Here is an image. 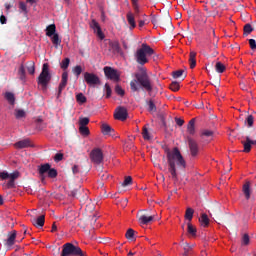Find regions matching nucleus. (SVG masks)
Returning <instances> with one entry per match:
<instances>
[{
    "label": "nucleus",
    "instance_id": "obj_1",
    "mask_svg": "<svg viewBox=\"0 0 256 256\" xmlns=\"http://www.w3.org/2000/svg\"><path fill=\"white\" fill-rule=\"evenodd\" d=\"M130 89L132 93H137L141 89L147 91L148 95L153 93V81H151L149 74H147V69L141 68L140 72L135 74V79L130 81Z\"/></svg>",
    "mask_w": 256,
    "mask_h": 256
},
{
    "label": "nucleus",
    "instance_id": "obj_2",
    "mask_svg": "<svg viewBox=\"0 0 256 256\" xmlns=\"http://www.w3.org/2000/svg\"><path fill=\"white\" fill-rule=\"evenodd\" d=\"M166 157L168 161V171L171 174L173 181H179L177 176V166L182 169L187 167V163L185 162L183 155H181V151H179V148L175 147L172 151H167Z\"/></svg>",
    "mask_w": 256,
    "mask_h": 256
},
{
    "label": "nucleus",
    "instance_id": "obj_3",
    "mask_svg": "<svg viewBox=\"0 0 256 256\" xmlns=\"http://www.w3.org/2000/svg\"><path fill=\"white\" fill-rule=\"evenodd\" d=\"M154 54L155 50H153L151 46L143 43L141 48L136 51L135 58L139 65H145L146 63H149V59H147V56L151 57V55Z\"/></svg>",
    "mask_w": 256,
    "mask_h": 256
},
{
    "label": "nucleus",
    "instance_id": "obj_4",
    "mask_svg": "<svg viewBox=\"0 0 256 256\" xmlns=\"http://www.w3.org/2000/svg\"><path fill=\"white\" fill-rule=\"evenodd\" d=\"M50 82H51V73H49V64L44 63L42 66V71L38 76V85L47 87V85H49Z\"/></svg>",
    "mask_w": 256,
    "mask_h": 256
},
{
    "label": "nucleus",
    "instance_id": "obj_5",
    "mask_svg": "<svg viewBox=\"0 0 256 256\" xmlns=\"http://www.w3.org/2000/svg\"><path fill=\"white\" fill-rule=\"evenodd\" d=\"M103 71L106 79L114 81V83H119V81H121V73L119 72V70L111 66H106L103 68Z\"/></svg>",
    "mask_w": 256,
    "mask_h": 256
},
{
    "label": "nucleus",
    "instance_id": "obj_6",
    "mask_svg": "<svg viewBox=\"0 0 256 256\" xmlns=\"http://www.w3.org/2000/svg\"><path fill=\"white\" fill-rule=\"evenodd\" d=\"M78 253H81L79 246H75L72 243H66L62 246L61 256H76Z\"/></svg>",
    "mask_w": 256,
    "mask_h": 256
},
{
    "label": "nucleus",
    "instance_id": "obj_7",
    "mask_svg": "<svg viewBox=\"0 0 256 256\" xmlns=\"http://www.w3.org/2000/svg\"><path fill=\"white\" fill-rule=\"evenodd\" d=\"M84 80L90 87H95V85L101 84V79L95 73L85 72Z\"/></svg>",
    "mask_w": 256,
    "mask_h": 256
},
{
    "label": "nucleus",
    "instance_id": "obj_8",
    "mask_svg": "<svg viewBox=\"0 0 256 256\" xmlns=\"http://www.w3.org/2000/svg\"><path fill=\"white\" fill-rule=\"evenodd\" d=\"M90 159L92 161V163H95L96 165H101V163H103V151L101 150V148H94L91 152H90Z\"/></svg>",
    "mask_w": 256,
    "mask_h": 256
},
{
    "label": "nucleus",
    "instance_id": "obj_9",
    "mask_svg": "<svg viewBox=\"0 0 256 256\" xmlns=\"http://www.w3.org/2000/svg\"><path fill=\"white\" fill-rule=\"evenodd\" d=\"M187 141L191 157H197V155H199V143L189 136L187 137Z\"/></svg>",
    "mask_w": 256,
    "mask_h": 256
},
{
    "label": "nucleus",
    "instance_id": "obj_10",
    "mask_svg": "<svg viewBox=\"0 0 256 256\" xmlns=\"http://www.w3.org/2000/svg\"><path fill=\"white\" fill-rule=\"evenodd\" d=\"M128 115L129 114L127 113V108L123 106H119L118 108H116V111L114 113V118L117 119L118 121H126Z\"/></svg>",
    "mask_w": 256,
    "mask_h": 256
},
{
    "label": "nucleus",
    "instance_id": "obj_11",
    "mask_svg": "<svg viewBox=\"0 0 256 256\" xmlns=\"http://www.w3.org/2000/svg\"><path fill=\"white\" fill-rule=\"evenodd\" d=\"M68 79H69V73H67V71H64L62 73V79H61V82L58 87L57 99H59V97H61V93H63V89H65L67 87Z\"/></svg>",
    "mask_w": 256,
    "mask_h": 256
},
{
    "label": "nucleus",
    "instance_id": "obj_12",
    "mask_svg": "<svg viewBox=\"0 0 256 256\" xmlns=\"http://www.w3.org/2000/svg\"><path fill=\"white\" fill-rule=\"evenodd\" d=\"M90 27L93 29L94 33L97 34V37H99V39L101 40L105 39V34H103V31L101 30V26L99 25V22L92 20L90 23Z\"/></svg>",
    "mask_w": 256,
    "mask_h": 256
},
{
    "label": "nucleus",
    "instance_id": "obj_13",
    "mask_svg": "<svg viewBox=\"0 0 256 256\" xmlns=\"http://www.w3.org/2000/svg\"><path fill=\"white\" fill-rule=\"evenodd\" d=\"M9 181L6 184L7 189H14L15 187V180L19 179V171H15L9 174Z\"/></svg>",
    "mask_w": 256,
    "mask_h": 256
},
{
    "label": "nucleus",
    "instance_id": "obj_14",
    "mask_svg": "<svg viewBox=\"0 0 256 256\" xmlns=\"http://www.w3.org/2000/svg\"><path fill=\"white\" fill-rule=\"evenodd\" d=\"M14 147L16 149H27V147H33V145H31V140L24 139V140H20V141L16 142L14 144Z\"/></svg>",
    "mask_w": 256,
    "mask_h": 256
},
{
    "label": "nucleus",
    "instance_id": "obj_15",
    "mask_svg": "<svg viewBox=\"0 0 256 256\" xmlns=\"http://www.w3.org/2000/svg\"><path fill=\"white\" fill-rule=\"evenodd\" d=\"M31 221L34 227H43V225H45V215H41L38 218H33Z\"/></svg>",
    "mask_w": 256,
    "mask_h": 256
},
{
    "label": "nucleus",
    "instance_id": "obj_16",
    "mask_svg": "<svg viewBox=\"0 0 256 256\" xmlns=\"http://www.w3.org/2000/svg\"><path fill=\"white\" fill-rule=\"evenodd\" d=\"M155 219V216H147V215H141L138 219L140 225H149L151 221Z\"/></svg>",
    "mask_w": 256,
    "mask_h": 256
},
{
    "label": "nucleus",
    "instance_id": "obj_17",
    "mask_svg": "<svg viewBox=\"0 0 256 256\" xmlns=\"http://www.w3.org/2000/svg\"><path fill=\"white\" fill-rule=\"evenodd\" d=\"M197 53L196 52H190L189 55V63H190V69H195V67H197Z\"/></svg>",
    "mask_w": 256,
    "mask_h": 256
},
{
    "label": "nucleus",
    "instance_id": "obj_18",
    "mask_svg": "<svg viewBox=\"0 0 256 256\" xmlns=\"http://www.w3.org/2000/svg\"><path fill=\"white\" fill-rule=\"evenodd\" d=\"M15 239H17V231L14 230L6 240V245H8V247H12V245H15Z\"/></svg>",
    "mask_w": 256,
    "mask_h": 256
},
{
    "label": "nucleus",
    "instance_id": "obj_19",
    "mask_svg": "<svg viewBox=\"0 0 256 256\" xmlns=\"http://www.w3.org/2000/svg\"><path fill=\"white\" fill-rule=\"evenodd\" d=\"M242 191H243L246 199H251V184L249 182H246L243 185Z\"/></svg>",
    "mask_w": 256,
    "mask_h": 256
},
{
    "label": "nucleus",
    "instance_id": "obj_20",
    "mask_svg": "<svg viewBox=\"0 0 256 256\" xmlns=\"http://www.w3.org/2000/svg\"><path fill=\"white\" fill-rule=\"evenodd\" d=\"M57 26L55 24H50L46 27V36L51 37L52 35H56Z\"/></svg>",
    "mask_w": 256,
    "mask_h": 256
},
{
    "label": "nucleus",
    "instance_id": "obj_21",
    "mask_svg": "<svg viewBox=\"0 0 256 256\" xmlns=\"http://www.w3.org/2000/svg\"><path fill=\"white\" fill-rule=\"evenodd\" d=\"M50 169H51V164H49V163L42 164L38 169L39 175H41V177H43L45 175V173L49 172Z\"/></svg>",
    "mask_w": 256,
    "mask_h": 256
},
{
    "label": "nucleus",
    "instance_id": "obj_22",
    "mask_svg": "<svg viewBox=\"0 0 256 256\" xmlns=\"http://www.w3.org/2000/svg\"><path fill=\"white\" fill-rule=\"evenodd\" d=\"M127 21L130 25V29H135V27H137V24L135 23V16H133V13L128 12L127 15Z\"/></svg>",
    "mask_w": 256,
    "mask_h": 256
},
{
    "label": "nucleus",
    "instance_id": "obj_23",
    "mask_svg": "<svg viewBox=\"0 0 256 256\" xmlns=\"http://www.w3.org/2000/svg\"><path fill=\"white\" fill-rule=\"evenodd\" d=\"M109 47L112 49L113 53H121V46L119 45V41L110 42Z\"/></svg>",
    "mask_w": 256,
    "mask_h": 256
},
{
    "label": "nucleus",
    "instance_id": "obj_24",
    "mask_svg": "<svg viewBox=\"0 0 256 256\" xmlns=\"http://www.w3.org/2000/svg\"><path fill=\"white\" fill-rule=\"evenodd\" d=\"M146 104L148 106L149 113H156L157 112V106L155 105V101H153V99L146 100Z\"/></svg>",
    "mask_w": 256,
    "mask_h": 256
},
{
    "label": "nucleus",
    "instance_id": "obj_25",
    "mask_svg": "<svg viewBox=\"0 0 256 256\" xmlns=\"http://www.w3.org/2000/svg\"><path fill=\"white\" fill-rule=\"evenodd\" d=\"M187 133L195 135V118L191 119L187 125Z\"/></svg>",
    "mask_w": 256,
    "mask_h": 256
},
{
    "label": "nucleus",
    "instance_id": "obj_26",
    "mask_svg": "<svg viewBox=\"0 0 256 256\" xmlns=\"http://www.w3.org/2000/svg\"><path fill=\"white\" fill-rule=\"evenodd\" d=\"M242 145L244 147L243 152L249 153L251 151V138H249V136H247L246 141H242Z\"/></svg>",
    "mask_w": 256,
    "mask_h": 256
},
{
    "label": "nucleus",
    "instance_id": "obj_27",
    "mask_svg": "<svg viewBox=\"0 0 256 256\" xmlns=\"http://www.w3.org/2000/svg\"><path fill=\"white\" fill-rule=\"evenodd\" d=\"M4 97L10 105H15V94L13 92H6Z\"/></svg>",
    "mask_w": 256,
    "mask_h": 256
},
{
    "label": "nucleus",
    "instance_id": "obj_28",
    "mask_svg": "<svg viewBox=\"0 0 256 256\" xmlns=\"http://www.w3.org/2000/svg\"><path fill=\"white\" fill-rule=\"evenodd\" d=\"M187 227V232L189 233V235H191L192 237H197V228H195V226H193L191 222L187 223Z\"/></svg>",
    "mask_w": 256,
    "mask_h": 256
},
{
    "label": "nucleus",
    "instance_id": "obj_29",
    "mask_svg": "<svg viewBox=\"0 0 256 256\" xmlns=\"http://www.w3.org/2000/svg\"><path fill=\"white\" fill-rule=\"evenodd\" d=\"M199 221L202 227H209V216H207V214H202Z\"/></svg>",
    "mask_w": 256,
    "mask_h": 256
},
{
    "label": "nucleus",
    "instance_id": "obj_30",
    "mask_svg": "<svg viewBox=\"0 0 256 256\" xmlns=\"http://www.w3.org/2000/svg\"><path fill=\"white\" fill-rule=\"evenodd\" d=\"M50 38H51L53 45L57 49V47H59V45H61V38L59 37V34L56 33V34L52 35Z\"/></svg>",
    "mask_w": 256,
    "mask_h": 256
},
{
    "label": "nucleus",
    "instance_id": "obj_31",
    "mask_svg": "<svg viewBox=\"0 0 256 256\" xmlns=\"http://www.w3.org/2000/svg\"><path fill=\"white\" fill-rule=\"evenodd\" d=\"M113 129L109 124H102V133L103 135H111L113 133Z\"/></svg>",
    "mask_w": 256,
    "mask_h": 256
},
{
    "label": "nucleus",
    "instance_id": "obj_32",
    "mask_svg": "<svg viewBox=\"0 0 256 256\" xmlns=\"http://www.w3.org/2000/svg\"><path fill=\"white\" fill-rule=\"evenodd\" d=\"M79 133L83 135V137H89L91 132L89 131V127L79 126Z\"/></svg>",
    "mask_w": 256,
    "mask_h": 256
},
{
    "label": "nucleus",
    "instance_id": "obj_33",
    "mask_svg": "<svg viewBox=\"0 0 256 256\" xmlns=\"http://www.w3.org/2000/svg\"><path fill=\"white\" fill-rule=\"evenodd\" d=\"M194 213H195V210H193V208H187L185 213V219H187V221H193Z\"/></svg>",
    "mask_w": 256,
    "mask_h": 256
},
{
    "label": "nucleus",
    "instance_id": "obj_34",
    "mask_svg": "<svg viewBox=\"0 0 256 256\" xmlns=\"http://www.w3.org/2000/svg\"><path fill=\"white\" fill-rule=\"evenodd\" d=\"M19 9H20V13H23V15L27 16V14L29 13V11L27 10V4H25V2L20 1L19 2Z\"/></svg>",
    "mask_w": 256,
    "mask_h": 256
},
{
    "label": "nucleus",
    "instance_id": "obj_35",
    "mask_svg": "<svg viewBox=\"0 0 256 256\" xmlns=\"http://www.w3.org/2000/svg\"><path fill=\"white\" fill-rule=\"evenodd\" d=\"M216 73H225V70L227 69L223 63L217 62L215 65Z\"/></svg>",
    "mask_w": 256,
    "mask_h": 256
},
{
    "label": "nucleus",
    "instance_id": "obj_36",
    "mask_svg": "<svg viewBox=\"0 0 256 256\" xmlns=\"http://www.w3.org/2000/svg\"><path fill=\"white\" fill-rule=\"evenodd\" d=\"M69 63H71V59L69 58H65L64 60H62V62L60 63L61 69H63V71L69 69Z\"/></svg>",
    "mask_w": 256,
    "mask_h": 256
},
{
    "label": "nucleus",
    "instance_id": "obj_37",
    "mask_svg": "<svg viewBox=\"0 0 256 256\" xmlns=\"http://www.w3.org/2000/svg\"><path fill=\"white\" fill-rule=\"evenodd\" d=\"M126 239H128L129 241H133V239H135V230L133 229H128L126 232Z\"/></svg>",
    "mask_w": 256,
    "mask_h": 256
},
{
    "label": "nucleus",
    "instance_id": "obj_38",
    "mask_svg": "<svg viewBox=\"0 0 256 256\" xmlns=\"http://www.w3.org/2000/svg\"><path fill=\"white\" fill-rule=\"evenodd\" d=\"M87 125H89V118L80 117L79 118V127H87Z\"/></svg>",
    "mask_w": 256,
    "mask_h": 256
},
{
    "label": "nucleus",
    "instance_id": "obj_39",
    "mask_svg": "<svg viewBox=\"0 0 256 256\" xmlns=\"http://www.w3.org/2000/svg\"><path fill=\"white\" fill-rule=\"evenodd\" d=\"M253 123H255V118L253 115H248L245 120V124L248 125V127H253Z\"/></svg>",
    "mask_w": 256,
    "mask_h": 256
},
{
    "label": "nucleus",
    "instance_id": "obj_40",
    "mask_svg": "<svg viewBox=\"0 0 256 256\" xmlns=\"http://www.w3.org/2000/svg\"><path fill=\"white\" fill-rule=\"evenodd\" d=\"M76 100L78 103H87V97L83 93H79L76 95Z\"/></svg>",
    "mask_w": 256,
    "mask_h": 256
},
{
    "label": "nucleus",
    "instance_id": "obj_41",
    "mask_svg": "<svg viewBox=\"0 0 256 256\" xmlns=\"http://www.w3.org/2000/svg\"><path fill=\"white\" fill-rule=\"evenodd\" d=\"M72 72L75 74L76 77H79V75L83 73V68L80 65H77L72 69Z\"/></svg>",
    "mask_w": 256,
    "mask_h": 256
},
{
    "label": "nucleus",
    "instance_id": "obj_42",
    "mask_svg": "<svg viewBox=\"0 0 256 256\" xmlns=\"http://www.w3.org/2000/svg\"><path fill=\"white\" fill-rule=\"evenodd\" d=\"M142 137L146 141H149L151 139V135H149V130L144 126L142 130Z\"/></svg>",
    "mask_w": 256,
    "mask_h": 256
},
{
    "label": "nucleus",
    "instance_id": "obj_43",
    "mask_svg": "<svg viewBox=\"0 0 256 256\" xmlns=\"http://www.w3.org/2000/svg\"><path fill=\"white\" fill-rule=\"evenodd\" d=\"M253 33V26L251 24H246L244 26V35H251Z\"/></svg>",
    "mask_w": 256,
    "mask_h": 256
},
{
    "label": "nucleus",
    "instance_id": "obj_44",
    "mask_svg": "<svg viewBox=\"0 0 256 256\" xmlns=\"http://www.w3.org/2000/svg\"><path fill=\"white\" fill-rule=\"evenodd\" d=\"M183 73H185V70H177L172 72V77L174 79H179V77H183Z\"/></svg>",
    "mask_w": 256,
    "mask_h": 256
},
{
    "label": "nucleus",
    "instance_id": "obj_45",
    "mask_svg": "<svg viewBox=\"0 0 256 256\" xmlns=\"http://www.w3.org/2000/svg\"><path fill=\"white\" fill-rule=\"evenodd\" d=\"M47 174H48V177H50V179H55V177H57V169L50 168Z\"/></svg>",
    "mask_w": 256,
    "mask_h": 256
},
{
    "label": "nucleus",
    "instance_id": "obj_46",
    "mask_svg": "<svg viewBox=\"0 0 256 256\" xmlns=\"http://www.w3.org/2000/svg\"><path fill=\"white\" fill-rule=\"evenodd\" d=\"M15 117L16 119H23V117H25V111L24 110H21V109H18V110H15Z\"/></svg>",
    "mask_w": 256,
    "mask_h": 256
},
{
    "label": "nucleus",
    "instance_id": "obj_47",
    "mask_svg": "<svg viewBox=\"0 0 256 256\" xmlns=\"http://www.w3.org/2000/svg\"><path fill=\"white\" fill-rule=\"evenodd\" d=\"M104 89H106V99H109L111 97V93H113V91L111 90V86H109V83H106L104 85Z\"/></svg>",
    "mask_w": 256,
    "mask_h": 256
},
{
    "label": "nucleus",
    "instance_id": "obj_48",
    "mask_svg": "<svg viewBox=\"0 0 256 256\" xmlns=\"http://www.w3.org/2000/svg\"><path fill=\"white\" fill-rule=\"evenodd\" d=\"M131 183H133V178L131 176H127L122 183V187H127L128 185H131Z\"/></svg>",
    "mask_w": 256,
    "mask_h": 256
},
{
    "label": "nucleus",
    "instance_id": "obj_49",
    "mask_svg": "<svg viewBox=\"0 0 256 256\" xmlns=\"http://www.w3.org/2000/svg\"><path fill=\"white\" fill-rule=\"evenodd\" d=\"M27 71L30 75H35V63L31 62L30 65L27 66Z\"/></svg>",
    "mask_w": 256,
    "mask_h": 256
},
{
    "label": "nucleus",
    "instance_id": "obj_50",
    "mask_svg": "<svg viewBox=\"0 0 256 256\" xmlns=\"http://www.w3.org/2000/svg\"><path fill=\"white\" fill-rule=\"evenodd\" d=\"M115 93H117V95H120V97H123V95H125V90H123L121 86L116 85Z\"/></svg>",
    "mask_w": 256,
    "mask_h": 256
},
{
    "label": "nucleus",
    "instance_id": "obj_51",
    "mask_svg": "<svg viewBox=\"0 0 256 256\" xmlns=\"http://www.w3.org/2000/svg\"><path fill=\"white\" fill-rule=\"evenodd\" d=\"M171 91L177 92L179 91V82H172L170 84Z\"/></svg>",
    "mask_w": 256,
    "mask_h": 256
},
{
    "label": "nucleus",
    "instance_id": "obj_52",
    "mask_svg": "<svg viewBox=\"0 0 256 256\" xmlns=\"http://www.w3.org/2000/svg\"><path fill=\"white\" fill-rule=\"evenodd\" d=\"M202 137H213V131L211 130H203L201 133Z\"/></svg>",
    "mask_w": 256,
    "mask_h": 256
},
{
    "label": "nucleus",
    "instance_id": "obj_53",
    "mask_svg": "<svg viewBox=\"0 0 256 256\" xmlns=\"http://www.w3.org/2000/svg\"><path fill=\"white\" fill-rule=\"evenodd\" d=\"M175 123L178 127H183V125H185V120H183V118L175 117Z\"/></svg>",
    "mask_w": 256,
    "mask_h": 256
},
{
    "label": "nucleus",
    "instance_id": "obj_54",
    "mask_svg": "<svg viewBox=\"0 0 256 256\" xmlns=\"http://www.w3.org/2000/svg\"><path fill=\"white\" fill-rule=\"evenodd\" d=\"M0 179H1L2 181H5V180L9 179V174H8V172H6V171H0Z\"/></svg>",
    "mask_w": 256,
    "mask_h": 256
},
{
    "label": "nucleus",
    "instance_id": "obj_55",
    "mask_svg": "<svg viewBox=\"0 0 256 256\" xmlns=\"http://www.w3.org/2000/svg\"><path fill=\"white\" fill-rule=\"evenodd\" d=\"M55 163H59V161H63V153H57L54 156Z\"/></svg>",
    "mask_w": 256,
    "mask_h": 256
},
{
    "label": "nucleus",
    "instance_id": "obj_56",
    "mask_svg": "<svg viewBox=\"0 0 256 256\" xmlns=\"http://www.w3.org/2000/svg\"><path fill=\"white\" fill-rule=\"evenodd\" d=\"M242 245H249V234H244L242 237Z\"/></svg>",
    "mask_w": 256,
    "mask_h": 256
},
{
    "label": "nucleus",
    "instance_id": "obj_57",
    "mask_svg": "<svg viewBox=\"0 0 256 256\" xmlns=\"http://www.w3.org/2000/svg\"><path fill=\"white\" fill-rule=\"evenodd\" d=\"M19 75H20V79H25V67L24 66H20Z\"/></svg>",
    "mask_w": 256,
    "mask_h": 256
},
{
    "label": "nucleus",
    "instance_id": "obj_58",
    "mask_svg": "<svg viewBox=\"0 0 256 256\" xmlns=\"http://www.w3.org/2000/svg\"><path fill=\"white\" fill-rule=\"evenodd\" d=\"M72 172H73V175H79V173H81V170L79 169V165H74L72 167Z\"/></svg>",
    "mask_w": 256,
    "mask_h": 256
},
{
    "label": "nucleus",
    "instance_id": "obj_59",
    "mask_svg": "<svg viewBox=\"0 0 256 256\" xmlns=\"http://www.w3.org/2000/svg\"><path fill=\"white\" fill-rule=\"evenodd\" d=\"M249 45H250V48L252 49V51H255V49H256L255 39H249Z\"/></svg>",
    "mask_w": 256,
    "mask_h": 256
},
{
    "label": "nucleus",
    "instance_id": "obj_60",
    "mask_svg": "<svg viewBox=\"0 0 256 256\" xmlns=\"http://www.w3.org/2000/svg\"><path fill=\"white\" fill-rule=\"evenodd\" d=\"M0 23H1V25L7 24V17H5V15L0 16Z\"/></svg>",
    "mask_w": 256,
    "mask_h": 256
},
{
    "label": "nucleus",
    "instance_id": "obj_61",
    "mask_svg": "<svg viewBox=\"0 0 256 256\" xmlns=\"http://www.w3.org/2000/svg\"><path fill=\"white\" fill-rule=\"evenodd\" d=\"M133 3V8L135 13H139V4H137V2H132Z\"/></svg>",
    "mask_w": 256,
    "mask_h": 256
},
{
    "label": "nucleus",
    "instance_id": "obj_62",
    "mask_svg": "<svg viewBox=\"0 0 256 256\" xmlns=\"http://www.w3.org/2000/svg\"><path fill=\"white\" fill-rule=\"evenodd\" d=\"M75 256H87V253L83 252V250H81V248H80V252L78 254H76Z\"/></svg>",
    "mask_w": 256,
    "mask_h": 256
},
{
    "label": "nucleus",
    "instance_id": "obj_63",
    "mask_svg": "<svg viewBox=\"0 0 256 256\" xmlns=\"http://www.w3.org/2000/svg\"><path fill=\"white\" fill-rule=\"evenodd\" d=\"M191 249V247L189 246V244H186V247H184V253H188L189 254V250Z\"/></svg>",
    "mask_w": 256,
    "mask_h": 256
},
{
    "label": "nucleus",
    "instance_id": "obj_64",
    "mask_svg": "<svg viewBox=\"0 0 256 256\" xmlns=\"http://www.w3.org/2000/svg\"><path fill=\"white\" fill-rule=\"evenodd\" d=\"M52 233H55V231H57V225H55V222L52 225Z\"/></svg>",
    "mask_w": 256,
    "mask_h": 256
}]
</instances>
